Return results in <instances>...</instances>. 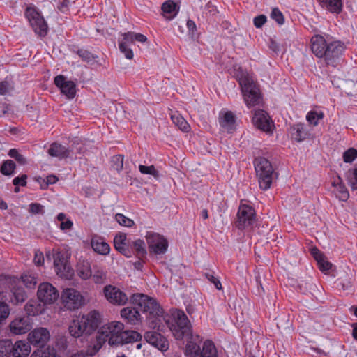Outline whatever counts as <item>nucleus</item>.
<instances>
[{
  "label": "nucleus",
  "instance_id": "obj_20",
  "mask_svg": "<svg viewBox=\"0 0 357 357\" xmlns=\"http://www.w3.org/2000/svg\"><path fill=\"white\" fill-rule=\"evenodd\" d=\"M219 123L227 132H232L236 129V116L231 111L222 110L219 114Z\"/></svg>",
  "mask_w": 357,
  "mask_h": 357
},
{
  "label": "nucleus",
  "instance_id": "obj_31",
  "mask_svg": "<svg viewBox=\"0 0 357 357\" xmlns=\"http://www.w3.org/2000/svg\"><path fill=\"white\" fill-rule=\"evenodd\" d=\"M92 267L89 261H83L79 262L77 266V275L82 280L91 278L92 274Z\"/></svg>",
  "mask_w": 357,
  "mask_h": 357
},
{
  "label": "nucleus",
  "instance_id": "obj_56",
  "mask_svg": "<svg viewBox=\"0 0 357 357\" xmlns=\"http://www.w3.org/2000/svg\"><path fill=\"white\" fill-rule=\"evenodd\" d=\"M33 262L36 266H41L44 263L43 254L40 251H36L35 252Z\"/></svg>",
  "mask_w": 357,
  "mask_h": 357
},
{
  "label": "nucleus",
  "instance_id": "obj_4",
  "mask_svg": "<svg viewBox=\"0 0 357 357\" xmlns=\"http://www.w3.org/2000/svg\"><path fill=\"white\" fill-rule=\"evenodd\" d=\"M173 335L181 340L190 332V322L183 311L174 310L168 317L163 318Z\"/></svg>",
  "mask_w": 357,
  "mask_h": 357
},
{
  "label": "nucleus",
  "instance_id": "obj_41",
  "mask_svg": "<svg viewBox=\"0 0 357 357\" xmlns=\"http://www.w3.org/2000/svg\"><path fill=\"white\" fill-rule=\"evenodd\" d=\"M15 168V164L12 160H6L1 167V172L4 175H11Z\"/></svg>",
  "mask_w": 357,
  "mask_h": 357
},
{
  "label": "nucleus",
  "instance_id": "obj_48",
  "mask_svg": "<svg viewBox=\"0 0 357 357\" xmlns=\"http://www.w3.org/2000/svg\"><path fill=\"white\" fill-rule=\"evenodd\" d=\"M119 47L120 51L124 54L126 59H132L133 58V52L130 49V45H124V43H119Z\"/></svg>",
  "mask_w": 357,
  "mask_h": 357
},
{
  "label": "nucleus",
  "instance_id": "obj_13",
  "mask_svg": "<svg viewBox=\"0 0 357 357\" xmlns=\"http://www.w3.org/2000/svg\"><path fill=\"white\" fill-rule=\"evenodd\" d=\"M103 294L106 300L114 305H124L128 301V297L126 293L119 288L111 284L104 287Z\"/></svg>",
  "mask_w": 357,
  "mask_h": 357
},
{
  "label": "nucleus",
  "instance_id": "obj_14",
  "mask_svg": "<svg viewBox=\"0 0 357 357\" xmlns=\"http://www.w3.org/2000/svg\"><path fill=\"white\" fill-rule=\"evenodd\" d=\"M33 326L30 317L26 316H17L9 324V330L13 335H24L28 333Z\"/></svg>",
  "mask_w": 357,
  "mask_h": 357
},
{
  "label": "nucleus",
  "instance_id": "obj_59",
  "mask_svg": "<svg viewBox=\"0 0 357 357\" xmlns=\"http://www.w3.org/2000/svg\"><path fill=\"white\" fill-rule=\"evenodd\" d=\"M113 160L117 163V169H122L123 165V157L121 155H115Z\"/></svg>",
  "mask_w": 357,
  "mask_h": 357
},
{
  "label": "nucleus",
  "instance_id": "obj_36",
  "mask_svg": "<svg viewBox=\"0 0 357 357\" xmlns=\"http://www.w3.org/2000/svg\"><path fill=\"white\" fill-rule=\"evenodd\" d=\"M173 123L178 127V128L185 132L190 130V126L183 117L178 114H174L171 116Z\"/></svg>",
  "mask_w": 357,
  "mask_h": 357
},
{
  "label": "nucleus",
  "instance_id": "obj_27",
  "mask_svg": "<svg viewBox=\"0 0 357 357\" xmlns=\"http://www.w3.org/2000/svg\"><path fill=\"white\" fill-rule=\"evenodd\" d=\"M68 330L70 334L76 338L81 337L83 334H86L80 315L77 316L73 319L69 326Z\"/></svg>",
  "mask_w": 357,
  "mask_h": 357
},
{
  "label": "nucleus",
  "instance_id": "obj_26",
  "mask_svg": "<svg viewBox=\"0 0 357 357\" xmlns=\"http://www.w3.org/2000/svg\"><path fill=\"white\" fill-rule=\"evenodd\" d=\"M91 245L98 254L107 255L109 253L110 247L102 238L94 236L91 238Z\"/></svg>",
  "mask_w": 357,
  "mask_h": 357
},
{
  "label": "nucleus",
  "instance_id": "obj_54",
  "mask_svg": "<svg viewBox=\"0 0 357 357\" xmlns=\"http://www.w3.org/2000/svg\"><path fill=\"white\" fill-rule=\"evenodd\" d=\"M266 22V17L264 15H260L255 17L253 20L254 25L257 28H261Z\"/></svg>",
  "mask_w": 357,
  "mask_h": 357
},
{
  "label": "nucleus",
  "instance_id": "obj_12",
  "mask_svg": "<svg viewBox=\"0 0 357 357\" xmlns=\"http://www.w3.org/2000/svg\"><path fill=\"white\" fill-rule=\"evenodd\" d=\"M255 221V209L245 204H241L237 213L236 227L240 229L251 226Z\"/></svg>",
  "mask_w": 357,
  "mask_h": 357
},
{
  "label": "nucleus",
  "instance_id": "obj_5",
  "mask_svg": "<svg viewBox=\"0 0 357 357\" xmlns=\"http://www.w3.org/2000/svg\"><path fill=\"white\" fill-rule=\"evenodd\" d=\"M244 102L248 108L260 105L262 96L257 83L253 79L245 75L239 79Z\"/></svg>",
  "mask_w": 357,
  "mask_h": 357
},
{
  "label": "nucleus",
  "instance_id": "obj_40",
  "mask_svg": "<svg viewBox=\"0 0 357 357\" xmlns=\"http://www.w3.org/2000/svg\"><path fill=\"white\" fill-rule=\"evenodd\" d=\"M116 221L121 226L131 227L134 225V221L121 213H117L115 215Z\"/></svg>",
  "mask_w": 357,
  "mask_h": 357
},
{
  "label": "nucleus",
  "instance_id": "obj_39",
  "mask_svg": "<svg viewBox=\"0 0 357 357\" xmlns=\"http://www.w3.org/2000/svg\"><path fill=\"white\" fill-rule=\"evenodd\" d=\"M31 357H56V352L50 348L38 349L32 353Z\"/></svg>",
  "mask_w": 357,
  "mask_h": 357
},
{
  "label": "nucleus",
  "instance_id": "obj_63",
  "mask_svg": "<svg viewBox=\"0 0 357 357\" xmlns=\"http://www.w3.org/2000/svg\"><path fill=\"white\" fill-rule=\"evenodd\" d=\"M134 38H135V41H138L140 43H144L147 40V38L144 35L141 34V33H137L135 32H134Z\"/></svg>",
  "mask_w": 357,
  "mask_h": 357
},
{
  "label": "nucleus",
  "instance_id": "obj_61",
  "mask_svg": "<svg viewBox=\"0 0 357 357\" xmlns=\"http://www.w3.org/2000/svg\"><path fill=\"white\" fill-rule=\"evenodd\" d=\"M311 252L317 261H319L320 259L324 257L322 253L317 248L312 249Z\"/></svg>",
  "mask_w": 357,
  "mask_h": 357
},
{
  "label": "nucleus",
  "instance_id": "obj_10",
  "mask_svg": "<svg viewBox=\"0 0 357 357\" xmlns=\"http://www.w3.org/2000/svg\"><path fill=\"white\" fill-rule=\"evenodd\" d=\"M25 15L29 20L30 25L33 28L34 32L40 36H45L47 33V24L44 18L34 8H27Z\"/></svg>",
  "mask_w": 357,
  "mask_h": 357
},
{
  "label": "nucleus",
  "instance_id": "obj_28",
  "mask_svg": "<svg viewBox=\"0 0 357 357\" xmlns=\"http://www.w3.org/2000/svg\"><path fill=\"white\" fill-rule=\"evenodd\" d=\"M320 6L332 13H340L342 10V0H317Z\"/></svg>",
  "mask_w": 357,
  "mask_h": 357
},
{
  "label": "nucleus",
  "instance_id": "obj_9",
  "mask_svg": "<svg viewBox=\"0 0 357 357\" xmlns=\"http://www.w3.org/2000/svg\"><path fill=\"white\" fill-rule=\"evenodd\" d=\"M68 257L66 252L56 251L54 254V266L56 275L61 278L70 279L73 270L68 263Z\"/></svg>",
  "mask_w": 357,
  "mask_h": 357
},
{
  "label": "nucleus",
  "instance_id": "obj_15",
  "mask_svg": "<svg viewBox=\"0 0 357 357\" xmlns=\"http://www.w3.org/2000/svg\"><path fill=\"white\" fill-rule=\"evenodd\" d=\"M50 339V331L43 327H38L32 330L27 337L29 342L36 347H44Z\"/></svg>",
  "mask_w": 357,
  "mask_h": 357
},
{
  "label": "nucleus",
  "instance_id": "obj_53",
  "mask_svg": "<svg viewBox=\"0 0 357 357\" xmlns=\"http://www.w3.org/2000/svg\"><path fill=\"white\" fill-rule=\"evenodd\" d=\"M319 269L321 271H327L331 268V264L326 260L325 257L317 261Z\"/></svg>",
  "mask_w": 357,
  "mask_h": 357
},
{
  "label": "nucleus",
  "instance_id": "obj_19",
  "mask_svg": "<svg viewBox=\"0 0 357 357\" xmlns=\"http://www.w3.org/2000/svg\"><path fill=\"white\" fill-rule=\"evenodd\" d=\"M252 121L257 128L264 132L271 131L273 126L268 114L264 110L255 111Z\"/></svg>",
  "mask_w": 357,
  "mask_h": 357
},
{
  "label": "nucleus",
  "instance_id": "obj_7",
  "mask_svg": "<svg viewBox=\"0 0 357 357\" xmlns=\"http://www.w3.org/2000/svg\"><path fill=\"white\" fill-rule=\"evenodd\" d=\"M37 298L43 305H52L58 301L59 292L53 284L44 282L38 285Z\"/></svg>",
  "mask_w": 357,
  "mask_h": 357
},
{
  "label": "nucleus",
  "instance_id": "obj_49",
  "mask_svg": "<svg viewBox=\"0 0 357 357\" xmlns=\"http://www.w3.org/2000/svg\"><path fill=\"white\" fill-rule=\"evenodd\" d=\"M13 295L15 299V303H22L26 298V294L22 289H17L13 291Z\"/></svg>",
  "mask_w": 357,
  "mask_h": 357
},
{
  "label": "nucleus",
  "instance_id": "obj_30",
  "mask_svg": "<svg viewBox=\"0 0 357 357\" xmlns=\"http://www.w3.org/2000/svg\"><path fill=\"white\" fill-rule=\"evenodd\" d=\"M333 186L334 187L333 192L340 200L345 202L349 199V193L340 177L333 181Z\"/></svg>",
  "mask_w": 357,
  "mask_h": 357
},
{
  "label": "nucleus",
  "instance_id": "obj_57",
  "mask_svg": "<svg viewBox=\"0 0 357 357\" xmlns=\"http://www.w3.org/2000/svg\"><path fill=\"white\" fill-rule=\"evenodd\" d=\"M206 277L207 279L211 281L216 287V289L220 290L222 289V284L220 280L214 277L213 275H211L209 273L206 274Z\"/></svg>",
  "mask_w": 357,
  "mask_h": 357
},
{
  "label": "nucleus",
  "instance_id": "obj_50",
  "mask_svg": "<svg viewBox=\"0 0 357 357\" xmlns=\"http://www.w3.org/2000/svg\"><path fill=\"white\" fill-rule=\"evenodd\" d=\"M26 178L27 176L26 174H23L21 176L16 177L13 179V183L14 185H21L25 186L26 185ZM19 191V188L15 187V192H17Z\"/></svg>",
  "mask_w": 357,
  "mask_h": 357
},
{
  "label": "nucleus",
  "instance_id": "obj_6",
  "mask_svg": "<svg viewBox=\"0 0 357 357\" xmlns=\"http://www.w3.org/2000/svg\"><path fill=\"white\" fill-rule=\"evenodd\" d=\"M254 165L259 188L263 190L269 189L272 183L273 173L271 162L265 158L259 157L255 160Z\"/></svg>",
  "mask_w": 357,
  "mask_h": 357
},
{
  "label": "nucleus",
  "instance_id": "obj_52",
  "mask_svg": "<svg viewBox=\"0 0 357 357\" xmlns=\"http://www.w3.org/2000/svg\"><path fill=\"white\" fill-rule=\"evenodd\" d=\"M12 341L10 340H0V354H4L8 351V349L11 347Z\"/></svg>",
  "mask_w": 357,
  "mask_h": 357
},
{
  "label": "nucleus",
  "instance_id": "obj_22",
  "mask_svg": "<svg viewBox=\"0 0 357 357\" xmlns=\"http://www.w3.org/2000/svg\"><path fill=\"white\" fill-rule=\"evenodd\" d=\"M290 135L292 139L297 142H301L307 139L310 132L304 123H298L292 125L289 129Z\"/></svg>",
  "mask_w": 357,
  "mask_h": 357
},
{
  "label": "nucleus",
  "instance_id": "obj_45",
  "mask_svg": "<svg viewBox=\"0 0 357 357\" xmlns=\"http://www.w3.org/2000/svg\"><path fill=\"white\" fill-rule=\"evenodd\" d=\"M122 38L119 40V43H124L126 45H130L134 43V32H127L121 34Z\"/></svg>",
  "mask_w": 357,
  "mask_h": 357
},
{
  "label": "nucleus",
  "instance_id": "obj_32",
  "mask_svg": "<svg viewBox=\"0 0 357 357\" xmlns=\"http://www.w3.org/2000/svg\"><path fill=\"white\" fill-rule=\"evenodd\" d=\"M199 357H218L216 348L212 341L206 340L204 342Z\"/></svg>",
  "mask_w": 357,
  "mask_h": 357
},
{
  "label": "nucleus",
  "instance_id": "obj_43",
  "mask_svg": "<svg viewBox=\"0 0 357 357\" xmlns=\"http://www.w3.org/2000/svg\"><path fill=\"white\" fill-rule=\"evenodd\" d=\"M139 172L143 174H149L153 176L154 177L158 176V172L153 165L145 166L140 165L139 166Z\"/></svg>",
  "mask_w": 357,
  "mask_h": 357
},
{
  "label": "nucleus",
  "instance_id": "obj_64",
  "mask_svg": "<svg viewBox=\"0 0 357 357\" xmlns=\"http://www.w3.org/2000/svg\"><path fill=\"white\" fill-rule=\"evenodd\" d=\"M205 9L208 11V13L211 15H215L216 13V12H217L216 7L214 6L213 4L209 3L206 5Z\"/></svg>",
  "mask_w": 357,
  "mask_h": 357
},
{
  "label": "nucleus",
  "instance_id": "obj_46",
  "mask_svg": "<svg viewBox=\"0 0 357 357\" xmlns=\"http://www.w3.org/2000/svg\"><path fill=\"white\" fill-rule=\"evenodd\" d=\"M8 155L15 159L21 165L26 163L25 158L20 154L16 149H11L8 152Z\"/></svg>",
  "mask_w": 357,
  "mask_h": 357
},
{
  "label": "nucleus",
  "instance_id": "obj_24",
  "mask_svg": "<svg viewBox=\"0 0 357 357\" xmlns=\"http://www.w3.org/2000/svg\"><path fill=\"white\" fill-rule=\"evenodd\" d=\"M47 153L51 157H54L59 158V160H62L69 156L70 150L68 147L59 143L54 142L50 145Z\"/></svg>",
  "mask_w": 357,
  "mask_h": 357
},
{
  "label": "nucleus",
  "instance_id": "obj_8",
  "mask_svg": "<svg viewBox=\"0 0 357 357\" xmlns=\"http://www.w3.org/2000/svg\"><path fill=\"white\" fill-rule=\"evenodd\" d=\"M61 297L64 307L70 311L80 308L85 303L82 294L73 288L63 289Z\"/></svg>",
  "mask_w": 357,
  "mask_h": 357
},
{
  "label": "nucleus",
  "instance_id": "obj_23",
  "mask_svg": "<svg viewBox=\"0 0 357 357\" xmlns=\"http://www.w3.org/2000/svg\"><path fill=\"white\" fill-rule=\"evenodd\" d=\"M31 351V347L29 342L17 340L12 345L10 354L13 357H27Z\"/></svg>",
  "mask_w": 357,
  "mask_h": 357
},
{
  "label": "nucleus",
  "instance_id": "obj_25",
  "mask_svg": "<svg viewBox=\"0 0 357 357\" xmlns=\"http://www.w3.org/2000/svg\"><path fill=\"white\" fill-rule=\"evenodd\" d=\"M121 317L132 325H136L141 321V315L137 310L134 307H127L121 310Z\"/></svg>",
  "mask_w": 357,
  "mask_h": 357
},
{
  "label": "nucleus",
  "instance_id": "obj_34",
  "mask_svg": "<svg viewBox=\"0 0 357 357\" xmlns=\"http://www.w3.org/2000/svg\"><path fill=\"white\" fill-rule=\"evenodd\" d=\"M21 280L26 288L31 289H34L38 282L36 275L31 272L24 273L21 275Z\"/></svg>",
  "mask_w": 357,
  "mask_h": 357
},
{
  "label": "nucleus",
  "instance_id": "obj_44",
  "mask_svg": "<svg viewBox=\"0 0 357 357\" xmlns=\"http://www.w3.org/2000/svg\"><path fill=\"white\" fill-rule=\"evenodd\" d=\"M162 10L164 13L175 15L176 4L172 1H167L162 6Z\"/></svg>",
  "mask_w": 357,
  "mask_h": 357
},
{
  "label": "nucleus",
  "instance_id": "obj_55",
  "mask_svg": "<svg viewBox=\"0 0 357 357\" xmlns=\"http://www.w3.org/2000/svg\"><path fill=\"white\" fill-rule=\"evenodd\" d=\"M12 88V85L6 80L0 82V96L4 95Z\"/></svg>",
  "mask_w": 357,
  "mask_h": 357
},
{
  "label": "nucleus",
  "instance_id": "obj_3",
  "mask_svg": "<svg viewBox=\"0 0 357 357\" xmlns=\"http://www.w3.org/2000/svg\"><path fill=\"white\" fill-rule=\"evenodd\" d=\"M132 298L135 303L149 314V326L160 330L163 310L157 301L153 297L142 294H134Z\"/></svg>",
  "mask_w": 357,
  "mask_h": 357
},
{
  "label": "nucleus",
  "instance_id": "obj_37",
  "mask_svg": "<svg viewBox=\"0 0 357 357\" xmlns=\"http://www.w3.org/2000/svg\"><path fill=\"white\" fill-rule=\"evenodd\" d=\"M324 118L322 112L310 111L306 115V119L310 124L316 126L319 124V121Z\"/></svg>",
  "mask_w": 357,
  "mask_h": 357
},
{
  "label": "nucleus",
  "instance_id": "obj_47",
  "mask_svg": "<svg viewBox=\"0 0 357 357\" xmlns=\"http://www.w3.org/2000/svg\"><path fill=\"white\" fill-rule=\"evenodd\" d=\"M271 17L273 20L277 22L279 24H283L284 22V16L282 12L278 8H273L272 10Z\"/></svg>",
  "mask_w": 357,
  "mask_h": 357
},
{
  "label": "nucleus",
  "instance_id": "obj_35",
  "mask_svg": "<svg viewBox=\"0 0 357 357\" xmlns=\"http://www.w3.org/2000/svg\"><path fill=\"white\" fill-rule=\"evenodd\" d=\"M130 245L132 247L133 252L139 259L145 257L146 255V250L144 241L138 239L133 241Z\"/></svg>",
  "mask_w": 357,
  "mask_h": 357
},
{
  "label": "nucleus",
  "instance_id": "obj_62",
  "mask_svg": "<svg viewBox=\"0 0 357 357\" xmlns=\"http://www.w3.org/2000/svg\"><path fill=\"white\" fill-rule=\"evenodd\" d=\"M69 5H70V1L69 0H63L60 3V4L59 5L58 8L61 12H65L68 9Z\"/></svg>",
  "mask_w": 357,
  "mask_h": 357
},
{
  "label": "nucleus",
  "instance_id": "obj_16",
  "mask_svg": "<svg viewBox=\"0 0 357 357\" xmlns=\"http://www.w3.org/2000/svg\"><path fill=\"white\" fill-rule=\"evenodd\" d=\"M86 331V334L91 335L101 323L102 315L97 310H91L87 314L80 315Z\"/></svg>",
  "mask_w": 357,
  "mask_h": 357
},
{
  "label": "nucleus",
  "instance_id": "obj_58",
  "mask_svg": "<svg viewBox=\"0 0 357 357\" xmlns=\"http://www.w3.org/2000/svg\"><path fill=\"white\" fill-rule=\"evenodd\" d=\"M73 223L71 220H66L61 222L59 228L63 231L69 230L73 227Z\"/></svg>",
  "mask_w": 357,
  "mask_h": 357
},
{
  "label": "nucleus",
  "instance_id": "obj_60",
  "mask_svg": "<svg viewBox=\"0 0 357 357\" xmlns=\"http://www.w3.org/2000/svg\"><path fill=\"white\" fill-rule=\"evenodd\" d=\"M353 176L355 182L352 181L351 180H349V184L350 185L351 189L355 190H357V169H354Z\"/></svg>",
  "mask_w": 357,
  "mask_h": 357
},
{
  "label": "nucleus",
  "instance_id": "obj_51",
  "mask_svg": "<svg viewBox=\"0 0 357 357\" xmlns=\"http://www.w3.org/2000/svg\"><path fill=\"white\" fill-rule=\"evenodd\" d=\"M29 211L32 214H43L44 213V207L40 204L38 203H31L29 205Z\"/></svg>",
  "mask_w": 357,
  "mask_h": 357
},
{
  "label": "nucleus",
  "instance_id": "obj_29",
  "mask_svg": "<svg viewBox=\"0 0 357 357\" xmlns=\"http://www.w3.org/2000/svg\"><path fill=\"white\" fill-rule=\"evenodd\" d=\"M45 306L43 303L41 304L36 301H29L24 306V310L27 314L26 317H33L43 314L45 312Z\"/></svg>",
  "mask_w": 357,
  "mask_h": 357
},
{
  "label": "nucleus",
  "instance_id": "obj_1",
  "mask_svg": "<svg viewBox=\"0 0 357 357\" xmlns=\"http://www.w3.org/2000/svg\"><path fill=\"white\" fill-rule=\"evenodd\" d=\"M142 335L137 331L124 330V324L121 321H113L102 326L98 331L93 351L97 353L107 342L110 346L122 345L141 340Z\"/></svg>",
  "mask_w": 357,
  "mask_h": 357
},
{
  "label": "nucleus",
  "instance_id": "obj_42",
  "mask_svg": "<svg viewBox=\"0 0 357 357\" xmlns=\"http://www.w3.org/2000/svg\"><path fill=\"white\" fill-rule=\"evenodd\" d=\"M357 157V150L350 148L343 154V160L347 163L353 162Z\"/></svg>",
  "mask_w": 357,
  "mask_h": 357
},
{
  "label": "nucleus",
  "instance_id": "obj_2",
  "mask_svg": "<svg viewBox=\"0 0 357 357\" xmlns=\"http://www.w3.org/2000/svg\"><path fill=\"white\" fill-rule=\"evenodd\" d=\"M310 47L314 55L324 58L327 64L333 65L335 60L341 56L345 50L344 44L339 40L329 41L321 35L311 38Z\"/></svg>",
  "mask_w": 357,
  "mask_h": 357
},
{
  "label": "nucleus",
  "instance_id": "obj_18",
  "mask_svg": "<svg viewBox=\"0 0 357 357\" xmlns=\"http://www.w3.org/2000/svg\"><path fill=\"white\" fill-rule=\"evenodd\" d=\"M146 341L161 351L169 349V342L166 337L155 331H148L144 335Z\"/></svg>",
  "mask_w": 357,
  "mask_h": 357
},
{
  "label": "nucleus",
  "instance_id": "obj_21",
  "mask_svg": "<svg viewBox=\"0 0 357 357\" xmlns=\"http://www.w3.org/2000/svg\"><path fill=\"white\" fill-rule=\"evenodd\" d=\"M130 245L125 233L119 232L114 238L115 249L127 257H130L132 255L131 251L128 248V245Z\"/></svg>",
  "mask_w": 357,
  "mask_h": 357
},
{
  "label": "nucleus",
  "instance_id": "obj_38",
  "mask_svg": "<svg viewBox=\"0 0 357 357\" xmlns=\"http://www.w3.org/2000/svg\"><path fill=\"white\" fill-rule=\"evenodd\" d=\"M185 354L188 357H199V346L194 342H188L186 344Z\"/></svg>",
  "mask_w": 357,
  "mask_h": 357
},
{
  "label": "nucleus",
  "instance_id": "obj_33",
  "mask_svg": "<svg viewBox=\"0 0 357 357\" xmlns=\"http://www.w3.org/2000/svg\"><path fill=\"white\" fill-rule=\"evenodd\" d=\"M92 274L91 278L96 284H102L106 280V273L102 268L98 265L92 266Z\"/></svg>",
  "mask_w": 357,
  "mask_h": 357
},
{
  "label": "nucleus",
  "instance_id": "obj_11",
  "mask_svg": "<svg viewBox=\"0 0 357 357\" xmlns=\"http://www.w3.org/2000/svg\"><path fill=\"white\" fill-rule=\"evenodd\" d=\"M146 238L151 254L162 255L166 252L168 242L163 236L156 233L148 232Z\"/></svg>",
  "mask_w": 357,
  "mask_h": 357
},
{
  "label": "nucleus",
  "instance_id": "obj_17",
  "mask_svg": "<svg viewBox=\"0 0 357 357\" xmlns=\"http://www.w3.org/2000/svg\"><path fill=\"white\" fill-rule=\"evenodd\" d=\"M54 84L68 99H73L76 94V84L74 82L66 80L63 75H57L54 80Z\"/></svg>",
  "mask_w": 357,
  "mask_h": 357
}]
</instances>
